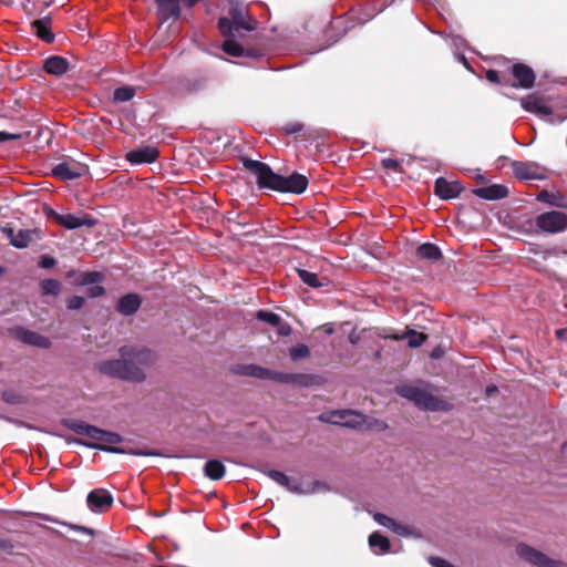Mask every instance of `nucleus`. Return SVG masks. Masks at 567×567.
<instances>
[{"label": "nucleus", "mask_w": 567, "mask_h": 567, "mask_svg": "<svg viewBox=\"0 0 567 567\" xmlns=\"http://www.w3.org/2000/svg\"><path fill=\"white\" fill-rule=\"evenodd\" d=\"M120 359L105 360L97 363V370L107 377L127 382L145 381V369L153 365L155 354L144 347L123 346L118 349Z\"/></svg>", "instance_id": "obj_1"}, {"label": "nucleus", "mask_w": 567, "mask_h": 567, "mask_svg": "<svg viewBox=\"0 0 567 567\" xmlns=\"http://www.w3.org/2000/svg\"><path fill=\"white\" fill-rule=\"evenodd\" d=\"M244 166L256 176L259 188H267L281 193L301 194L307 189L308 178L295 173L288 177L276 174L268 164L250 158L243 159Z\"/></svg>", "instance_id": "obj_2"}, {"label": "nucleus", "mask_w": 567, "mask_h": 567, "mask_svg": "<svg viewBox=\"0 0 567 567\" xmlns=\"http://www.w3.org/2000/svg\"><path fill=\"white\" fill-rule=\"evenodd\" d=\"M324 422L359 430H382L385 425L377 420L372 421L362 413L353 410L332 411L320 415Z\"/></svg>", "instance_id": "obj_3"}, {"label": "nucleus", "mask_w": 567, "mask_h": 567, "mask_svg": "<svg viewBox=\"0 0 567 567\" xmlns=\"http://www.w3.org/2000/svg\"><path fill=\"white\" fill-rule=\"evenodd\" d=\"M231 372L241 377H250L260 380H274L281 383L300 382L307 384L305 381L308 375L305 374H288L274 371L257 364H236L231 368Z\"/></svg>", "instance_id": "obj_4"}, {"label": "nucleus", "mask_w": 567, "mask_h": 567, "mask_svg": "<svg viewBox=\"0 0 567 567\" xmlns=\"http://www.w3.org/2000/svg\"><path fill=\"white\" fill-rule=\"evenodd\" d=\"M74 430L78 434L96 441L95 444H86L90 447L112 453H125L122 449L111 446L122 442V436L117 433L109 432L83 422L76 424Z\"/></svg>", "instance_id": "obj_5"}, {"label": "nucleus", "mask_w": 567, "mask_h": 567, "mask_svg": "<svg viewBox=\"0 0 567 567\" xmlns=\"http://www.w3.org/2000/svg\"><path fill=\"white\" fill-rule=\"evenodd\" d=\"M230 18H220L218 28L224 37H235L239 30L252 31L255 29V21H252L246 13L243 4L236 2L231 3L229 9Z\"/></svg>", "instance_id": "obj_6"}, {"label": "nucleus", "mask_w": 567, "mask_h": 567, "mask_svg": "<svg viewBox=\"0 0 567 567\" xmlns=\"http://www.w3.org/2000/svg\"><path fill=\"white\" fill-rule=\"evenodd\" d=\"M398 393L421 409L431 411L446 410L447 404L427 391L415 385H402L396 389Z\"/></svg>", "instance_id": "obj_7"}, {"label": "nucleus", "mask_w": 567, "mask_h": 567, "mask_svg": "<svg viewBox=\"0 0 567 567\" xmlns=\"http://www.w3.org/2000/svg\"><path fill=\"white\" fill-rule=\"evenodd\" d=\"M536 226L544 233H560L567 227V215L563 212H546L536 217Z\"/></svg>", "instance_id": "obj_8"}, {"label": "nucleus", "mask_w": 567, "mask_h": 567, "mask_svg": "<svg viewBox=\"0 0 567 567\" xmlns=\"http://www.w3.org/2000/svg\"><path fill=\"white\" fill-rule=\"evenodd\" d=\"M48 216L53 218L54 221H56L59 225L63 226L66 229L93 227L96 224V220L91 215L85 213H81L79 215L60 214L51 209Z\"/></svg>", "instance_id": "obj_9"}, {"label": "nucleus", "mask_w": 567, "mask_h": 567, "mask_svg": "<svg viewBox=\"0 0 567 567\" xmlns=\"http://www.w3.org/2000/svg\"><path fill=\"white\" fill-rule=\"evenodd\" d=\"M516 551L520 558L537 567H567L566 564L553 560L543 553L524 544L518 545Z\"/></svg>", "instance_id": "obj_10"}, {"label": "nucleus", "mask_w": 567, "mask_h": 567, "mask_svg": "<svg viewBox=\"0 0 567 567\" xmlns=\"http://www.w3.org/2000/svg\"><path fill=\"white\" fill-rule=\"evenodd\" d=\"M512 169L514 175L519 179L540 181L546 178V168L536 162L515 161L512 163Z\"/></svg>", "instance_id": "obj_11"}, {"label": "nucleus", "mask_w": 567, "mask_h": 567, "mask_svg": "<svg viewBox=\"0 0 567 567\" xmlns=\"http://www.w3.org/2000/svg\"><path fill=\"white\" fill-rule=\"evenodd\" d=\"M86 504L92 512L102 513L112 506L113 496L104 488H96L87 494Z\"/></svg>", "instance_id": "obj_12"}, {"label": "nucleus", "mask_w": 567, "mask_h": 567, "mask_svg": "<svg viewBox=\"0 0 567 567\" xmlns=\"http://www.w3.org/2000/svg\"><path fill=\"white\" fill-rule=\"evenodd\" d=\"M463 186L458 181H447L444 177H439L434 184V193L443 200L453 199L460 196Z\"/></svg>", "instance_id": "obj_13"}, {"label": "nucleus", "mask_w": 567, "mask_h": 567, "mask_svg": "<svg viewBox=\"0 0 567 567\" xmlns=\"http://www.w3.org/2000/svg\"><path fill=\"white\" fill-rule=\"evenodd\" d=\"M2 231L10 239V244L20 249L27 248L31 241L40 237L38 230L31 229H19L18 231H14L12 228L6 227Z\"/></svg>", "instance_id": "obj_14"}, {"label": "nucleus", "mask_w": 567, "mask_h": 567, "mask_svg": "<svg viewBox=\"0 0 567 567\" xmlns=\"http://www.w3.org/2000/svg\"><path fill=\"white\" fill-rule=\"evenodd\" d=\"M512 74L517 81L514 87L530 89L535 83V73L532 68L523 63H516L512 68Z\"/></svg>", "instance_id": "obj_15"}, {"label": "nucleus", "mask_w": 567, "mask_h": 567, "mask_svg": "<svg viewBox=\"0 0 567 567\" xmlns=\"http://www.w3.org/2000/svg\"><path fill=\"white\" fill-rule=\"evenodd\" d=\"M287 489L298 494H319L329 492L330 487L321 481H291Z\"/></svg>", "instance_id": "obj_16"}, {"label": "nucleus", "mask_w": 567, "mask_h": 567, "mask_svg": "<svg viewBox=\"0 0 567 567\" xmlns=\"http://www.w3.org/2000/svg\"><path fill=\"white\" fill-rule=\"evenodd\" d=\"M83 167L76 162H62L53 167L54 177L62 181H72L82 176Z\"/></svg>", "instance_id": "obj_17"}, {"label": "nucleus", "mask_w": 567, "mask_h": 567, "mask_svg": "<svg viewBox=\"0 0 567 567\" xmlns=\"http://www.w3.org/2000/svg\"><path fill=\"white\" fill-rule=\"evenodd\" d=\"M14 336L18 340L25 344L34 346L42 349H47L51 344L50 340L47 337L24 328H17L14 330Z\"/></svg>", "instance_id": "obj_18"}, {"label": "nucleus", "mask_w": 567, "mask_h": 567, "mask_svg": "<svg viewBox=\"0 0 567 567\" xmlns=\"http://www.w3.org/2000/svg\"><path fill=\"white\" fill-rule=\"evenodd\" d=\"M158 157V151L154 146H142L127 153L126 158L132 164L153 163Z\"/></svg>", "instance_id": "obj_19"}, {"label": "nucleus", "mask_w": 567, "mask_h": 567, "mask_svg": "<svg viewBox=\"0 0 567 567\" xmlns=\"http://www.w3.org/2000/svg\"><path fill=\"white\" fill-rule=\"evenodd\" d=\"M477 197L487 200H497L505 198L508 195V188L501 184H494L481 188H476L473 192Z\"/></svg>", "instance_id": "obj_20"}, {"label": "nucleus", "mask_w": 567, "mask_h": 567, "mask_svg": "<svg viewBox=\"0 0 567 567\" xmlns=\"http://www.w3.org/2000/svg\"><path fill=\"white\" fill-rule=\"evenodd\" d=\"M142 300L136 293H127L117 301L116 310L124 316L134 315L141 307Z\"/></svg>", "instance_id": "obj_21"}, {"label": "nucleus", "mask_w": 567, "mask_h": 567, "mask_svg": "<svg viewBox=\"0 0 567 567\" xmlns=\"http://www.w3.org/2000/svg\"><path fill=\"white\" fill-rule=\"evenodd\" d=\"M522 107L530 113L539 114V115H550L551 109L546 105L542 97L536 95H528L520 100Z\"/></svg>", "instance_id": "obj_22"}, {"label": "nucleus", "mask_w": 567, "mask_h": 567, "mask_svg": "<svg viewBox=\"0 0 567 567\" xmlns=\"http://www.w3.org/2000/svg\"><path fill=\"white\" fill-rule=\"evenodd\" d=\"M162 19L178 18L181 14L178 0H156Z\"/></svg>", "instance_id": "obj_23"}, {"label": "nucleus", "mask_w": 567, "mask_h": 567, "mask_svg": "<svg viewBox=\"0 0 567 567\" xmlns=\"http://www.w3.org/2000/svg\"><path fill=\"white\" fill-rule=\"evenodd\" d=\"M44 69L50 74L62 75L68 71L69 62L62 56H50L44 62Z\"/></svg>", "instance_id": "obj_24"}, {"label": "nucleus", "mask_w": 567, "mask_h": 567, "mask_svg": "<svg viewBox=\"0 0 567 567\" xmlns=\"http://www.w3.org/2000/svg\"><path fill=\"white\" fill-rule=\"evenodd\" d=\"M416 255L426 260H437L441 258L442 254L440 248L431 243L422 244L416 249Z\"/></svg>", "instance_id": "obj_25"}, {"label": "nucleus", "mask_w": 567, "mask_h": 567, "mask_svg": "<svg viewBox=\"0 0 567 567\" xmlns=\"http://www.w3.org/2000/svg\"><path fill=\"white\" fill-rule=\"evenodd\" d=\"M204 472L210 480H220L225 475V466L218 460H210L206 462Z\"/></svg>", "instance_id": "obj_26"}, {"label": "nucleus", "mask_w": 567, "mask_h": 567, "mask_svg": "<svg viewBox=\"0 0 567 567\" xmlns=\"http://www.w3.org/2000/svg\"><path fill=\"white\" fill-rule=\"evenodd\" d=\"M537 199L542 203H546L551 206L567 208V203L565 202V198L560 194L542 190L538 194Z\"/></svg>", "instance_id": "obj_27"}, {"label": "nucleus", "mask_w": 567, "mask_h": 567, "mask_svg": "<svg viewBox=\"0 0 567 567\" xmlns=\"http://www.w3.org/2000/svg\"><path fill=\"white\" fill-rule=\"evenodd\" d=\"M104 279V275L100 271H86L81 272L75 279V285L78 286H90L94 284H100Z\"/></svg>", "instance_id": "obj_28"}, {"label": "nucleus", "mask_w": 567, "mask_h": 567, "mask_svg": "<svg viewBox=\"0 0 567 567\" xmlns=\"http://www.w3.org/2000/svg\"><path fill=\"white\" fill-rule=\"evenodd\" d=\"M374 519L378 524H380L389 529H392L393 532H395L400 535L408 534L406 527L401 526L400 524L395 523L394 519H392L391 517H389L384 514H380V513L375 514Z\"/></svg>", "instance_id": "obj_29"}, {"label": "nucleus", "mask_w": 567, "mask_h": 567, "mask_svg": "<svg viewBox=\"0 0 567 567\" xmlns=\"http://www.w3.org/2000/svg\"><path fill=\"white\" fill-rule=\"evenodd\" d=\"M369 545L374 551H377V548H379V553L381 554L388 553L390 550L389 539L378 532H374L369 536Z\"/></svg>", "instance_id": "obj_30"}, {"label": "nucleus", "mask_w": 567, "mask_h": 567, "mask_svg": "<svg viewBox=\"0 0 567 567\" xmlns=\"http://www.w3.org/2000/svg\"><path fill=\"white\" fill-rule=\"evenodd\" d=\"M299 278L309 287L319 288L326 285V278H319L317 274L306 269H298Z\"/></svg>", "instance_id": "obj_31"}, {"label": "nucleus", "mask_w": 567, "mask_h": 567, "mask_svg": "<svg viewBox=\"0 0 567 567\" xmlns=\"http://www.w3.org/2000/svg\"><path fill=\"white\" fill-rule=\"evenodd\" d=\"M395 340L406 339L408 344L411 348H417L423 344V342L426 340V336L420 332H416L414 330H409L406 333L402 336H393L392 337Z\"/></svg>", "instance_id": "obj_32"}, {"label": "nucleus", "mask_w": 567, "mask_h": 567, "mask_svg": "<svg viewBox=\"0 0 567 567\" xmlns=\"http://www.w3.org/2000/svg\"><path fill=\"white\" fill-rule=\"evenodd\" d=\"M49 20H35L32 23L38 37L48 43L52 42L54 39L53 33L49 30Z\"/></svg>", "instance_id": "obj_33"}, {"label": "nucleus", "mask_w": 567, "mask_h": 567, "mask_svg": "<svg viewBox=\"0 0 567 567\" xmlns=\"http://www.w3.org/2000/svg\"><path fill=\"white\" fill-rule=\"evenodd\" d=\"M221 48L225 53L231 56H241L244 54V48L233 39H226Z\"/></svg>", "instance_id": "obj_34"}, {"label": "nucleus", "mask_w": 567, "mask_h": 567, "mask_svg": "<svg viewBox=\"0 0 567 567\" xmlns=\"http://www.w3.org/2000/svg\"><path fill=\"white\" fill-rule=\"evenodd\" d=\"M41 289L44 295L58 296L61 291V284L55 279H45L41 282Z\"/></svg>", "instance_id": "obj_35"}, {"label": "nucleus", "mask_w": 567, "mask_h": 567, "mask_svg": "<svg viewBox=\"0 0 567 567\" xmlns=\"http://www.w3.org/2000/svg\"><path fill=\"white\" fill-rule=\"evenodd\" d=\"M135 95V90L131 86L117 87L114 91L113 97L116 102H127Z\"/></svg>", "instance_id": "obj_36"}, {"label": "nucleus", "mask_w": 567, "mask_h": 567, "mask_svg": "<svg viewBox=\"0 0 567 567\" xmlns=\"http://www.w3.org/2000/svg\"><path fill=\"white\" fill-rule=\"evenodd\" d=\"M257 318L272 327L279 326L281 319L277 313L267 310H259L257 312Z\"/></svg>", "instance_id": "obj_37"}, {"label": "nucleus", "mask_w": 567, "mask_h": 567, "mask_svg": "<svg viewBox=\"0 0 567 567\" xmlns=\"http://www.w3.org/2000/svg\"><path fill=\"white\" fill-rule=\"evenodd\" d=\"M290 357L293 361L307 358L310 354V350L306 344H298L290 349Z\"/></svg>", "instance_id": "obj_38"}, {"label": "nucleus", "mask_w": 567, "mask_h": 567, "mask_svg": "<svg viewBox=\"0 0 567 567\" xmlns=\"http://www.w3.org/2000/svg\"><path fill=\"white\" fill-rule=\"evenodd\" d=\"M268 476L281 486L288 488L291 480L282 472L271 470L268 472Z\"/></svg>", "instance_id": "obj_39"}, {"label": "nucleus", "mask_w": 567, "mask_h": 567, "mask_svg": "<svg viewBox=\"0 0 567 567\" xmlns=\"http://www.w3.org/2000/svg\"><path fill=\"white\" fill-rule=\"evenodd\" d=\"M85 303L84 297L73 296L68 300V308L71 310L81 309Z\"/></svg>", "instance_id": "obj_40"}, {"label": "nucleus", "mask_w": 567, "mask_h": 567, "mask_svg": "<svg viewBox=\"0 0 567 567\" xmlns=\"http://www.w3.org/2000/svg\"><path fill=\"white\" fill-rule=\"evenodd\" d=\"M28 135V133H25ZM24 136V133H8L0 131V143H4L8 141L21 140Z\"/></svg>", "instance_id": "obj_41"}, {"label": "nucleus", "mask_w": 567, "mask_h": 567, "mask_svg": "<svg viewBox=\"0 0 567 567\" xmlns=\"http://www.w3.org/2000/svg\"><path fill=\"white\" fill-rule=\"evenodd\" d=\"M91 287L87 289L86 293L90 298L101 297L105 293L104 287L100 285H90Z\"/></svg>", "instance_id": "obj_42"}, {"label": "nucleus", "mask_w": 567, "mask_h": 567, "mask_svg": "<svg viewBox=\"0 0 567 567\" xmlns=\"http://www.w3.org/2000/svg\"><path fill=\"white\" fill-rule=\"evenodd\" d=\"M382 166L385 169H390V171H393V172H399V169H400V161H398L395 158H384L382 161Z\"/></svg>", "instance_id": "obj_43"}, {"label": "nucleus", "mask_w": 567, "mask_h": 567, "mask_svg": "<svg viewBox=\"0 0 567 567\" xmlns=\"http://www.w3.org/2000/svg\"><path fill=\"white\" fill-rule=\"evenodd\" d=\"M277 328L278 334L282 337H288L291 333V327L288 323H284L280 321L279 326H275Z\"/></svg>", "instance_id": "obj_44"}, {"label": "nucleus", "mask_w": 567, "mask_h": 567, "mask_svg": "<svg viewBox=\"0 0 567 567\" xmlns=\"http://www.w3.org/2000/svg\"><path fill=\"white\" fill-rule=\"evenodd\" d=\"M54 265H55L54 258H52L50 256H43L41 258L40 266L42 268L49 269V268H52Z\"/></svg>", "instance_id": "obj_45"}, {"label": "nucleus", "mask_w": 567, "mask_h": 567, "mask_svg": "<svg viewBox=\"0 0 567 567\" xmlns=\"http://www.w3.org/2000/svg\"><path fill=\"white\" fill-rule=\"evenodd\" d=\"M486 79L492 83L501 82L497 71H494V70H488L486 72Z\"/></svg>", "instance_id": "obj_46"}, {"label": "nucleus", "mask_w": 567, "mask_h": 567, "mask_svg": "<svg viewBox=\"0 0 567 567\" xmlns=\"http://www.w3.org/2000/svg\"><path fill=\"white\" fill-rule=\"evenodd\" d=\"M131 454L137 455V456H150V455H157L155 452L146 451V450H132L130 451Z\"/></svg>", "instance_id": "obj_47"}, {"label": "nucleus", "mask_w": 567, "mask_h": 567, "mask_svg": "<svg viewBox=\"0 0 567 567\" xmlns=\"http://www.w3.org/2000/svg\"><path fill=\"white\" fill-rule=\"evenodd\" d=\"M179 2H183L184 4L192 7L194 6L198 0H178Z\"/></svg>", "instance_id": "obj_48"}, {"label": "nucleus", "mask_w": 567, "mask_h": 567, "mask_svg": "<svg viewBox=\"0 0 567 567\" xmlns=\"http://www.w3.org/2000/svg\"><path fill=\"white\" fill-rule=\"evenodd\" d=\"M497 391V388L496 386H487L486 388V394L487 395H491L492 393L496 392Z\"/></svg>", "instance_id": "obj_49"}, {"label": "nucleus", "mask_w": 567, "mask_h": 567, "mask_svg": "<svg viewBox=\"0 0 567 567\" xmlns=\"http://www.w3.org/2000/svg\"><path fill=\"white\" fill-rule=\"evenodd\" d=\"M74 528H75V529H79V530H82V532H85V533H90V534L92 533V530H91L90 528H87V527H79V526H75Z\"/></svg>", "instance_id": "obj_50"}, {"label": "nucleus", "mask_w": 567, "mask_h": 567, "mask_svg": "<svg viewBox=\"0 0 567 567\" xmlns=\"http://www.w3.org/2000/svg\"><path fill=\"white\" fill-rule=\"evenodd\" d=\"M475 177H476V179H477L478 182H481V183H483V182L485 181V179H484V176H483V175H481V174H476V175H475Z\"/></svg>", "instance_id": "obj_51"}, {"label": "nucleus", "mask_w": 567, "mask_h": 567, "mask_svg": "<svg viewBox=\"0 0 567 567\" xmlns=\"http://www.w3.org/2000/svg\"><path fill=\"white\" fill-rule=\"evenodd\" d=\"M300 128H301L300 126H298V127H293V128L291 130V132H297V131H299Z\"/></svg>", "instance_id": "obj_52"}, {"label": "nucleus", "mask_w": 567, "mask_h": 567, "mask_svg": "<svg viewBox=\"0 0 567 567\" xmlns=\"http://www.w3.org/2000/svg\"><path fill=\"white\" fill-rule=\"evenodd\" d=\"M439 355V352H433L432 357L436 358Z\"/></svg>", "instance_id": "obj_53"}, {"label": "nucleus", "mask_w": 567, "mask_h": 567, "mask_svg": "<svg viewBox=\"0 0 567 567\" xmlns=\"http://www.w3.org/2000/svg\"><path fill=\"white\" fill-rule=\"evenodd\" d=\"M439 355V352H433L432 357L436 358Z\"/></svg>", "instance_id": "obj_54"}]
</instances>
